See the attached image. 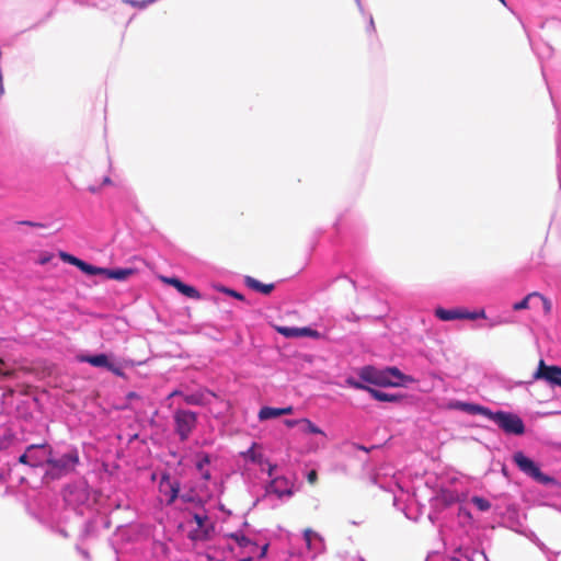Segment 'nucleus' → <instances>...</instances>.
Instances as JSON below:
<instances>
[{
    "instance_id": "1",
    "label": "nucleus",
    "mask_w": 561,
    "mask_h": 561,
    "mask_svg": "<svg viewBox=\"0 0 561 561\" xmlns=\"http://www.w3.org/2000/svg\"><path fill=\"white\" fill-rule=\"evenodd\" d=\"M359 377L366 382L381 387H399L404 380L410 379L397 367H388L380 370L373 366L363 367L359 371Z\"/></svg>"
},
{
    "instance_id": "2",
    "label": "nucleus",
    "mask_w": 561,
    "mask_h": 561,
    "mask_svg": "<svg viewBox=\"0 0 561 561\" xmlns=\"http://www.w3.org/2000/svg\"><path fill=\"white\" fill-rule=\"evenodd\" d=\"M197 413L191 410L182 408L174 410L172 415L173 430L180 442L184 443L191 437L197 426Z\"/></svg>"
},
{
    "instance_id": "3",
    "label": "nucleus",
    "mask_w": 561,
    "mask_h": 561,
    "mask_svg": "<svg viewBox=\"0 0 561 561\" xmlns=\"http://www.w3.org/2000/svg\"><path fill=\"white\" fill-rule=\"evenodd\" d=\"M513 461L522 472H524L526 476L530 477L535 481L545 485L554 482L553 478L542 473L537 463L533 461L530 458L526 457L524 453L516 451L513 455Z\"/></svg>"
},
{
    "instance_id": "4",
    "label": "nucleus",
    "mask_w": 561,
    "mask_h": 561,
    "mask_svg": "<svg viewBox=\"0 0 561 561\" xmlns=\"http://www.w3.org/2000/svg\"><path fill=\"white\" fill-rule=\"evenodd\" d=\"M490 420L506 434L523 435L525 433L524 422L517 414L504 411L491 412Z\"/></svg>"
},
{
    "instance_id": "5",
    "label": "nucleus",
    "mask_w": 561,
    "mask_h": 561,
    "mask_svg": "<svg viewBox=\"0 0 561 561\" xmlns=\"http://www.w3.org/2000/svg\"><path fill=\"white\" fill-rule=\"evenodd\" d=\"M79 462V456L77 451L62 455L59 459L51 457V451L48 450V457L46 463L50 466V473L54 477H60L72 472Z\"/></svg>"
},
{
    "instance_id": "6",
    "label": "nucleus",
    "mask_w": 561,
    "mask_h": 561,
    "mask_svg": "<svg viewBox=\"0 0 561 561\" xmlns=\"http://www.w3.org/2000/svg\"><path fill=\"white\" fill-rule=\"evenodd\" d=\"M435 316L442 321H451L458 319L477 320L486 318L484 309L468 311L463 308L444 309L442 307L435 309Z\"/></svg>"
},
{
    "instance_id": "7",
    "label": "nucleus",
    "mask_w": 561,
    "mask_h": 561,
    "mask_svg": "<svg viewBox=\"0 0 561 561\" xmlns=\"http://www.w3.org/2000/svg\"><path fill=\"white\" fill-rule=\"evenodd\" d=\"M533 378L534 380H545L551 386L561 387V367L547 365L543 359H540Z\"/></svg>"
},
{
    "instance_id": "8",
    "label": "nucleus",
    "mask_w": 561,
    "mask_h": 561,
    "mask_svg": "<svg viewBox=\"0 0 561 561\" xmlns=\"http://www.w3.org/2000/svg\"><path fill=\"white\" fill-rule=\"evenodd\" d=\"M210 397L216 398V393L208 389H199L193 393L183 394V401L188 405H207L210 403Z\"/></svg>"
},
{
    "instance_id": "9",
    "label": "nucleus",
    "mask_w": 561,
    "mask_h": 561,
    "mask_svg": "<svg viewBox=\"0 0 561 561\" xmlns=\"http://www.w3.org/2000/svg\"><path fill=\"white\" fill-rule=\"evenodd\" d=\"M80 360L89 363L94 367L106 368L107 370L116 375H121L119 368H117L113 363L110 362L108 356L106 354L85 355L82 356Z\"/></svg>"
},
{
    "instance_id": "10",
    "label": "nucleus",
    "mask_w": 561,
    "mask_h": 561,
    "mask_svg": "<svg viewBox=\"0 0 561 561\" xmlns=\"http://www.w3.org/2000/svg\"><path fill=\"white\" fill-rule=\"evenodd\" d=\"M450 408L463 411L468 414H481L488 419H490L491 410L476 403H469V402H462V401H455L450 404Z\"/></svg>"
},
{
    "instance_id": "11",
    "label": "nucleus",
    "mask_w": 561,
    "mask_h": 561,
    "mask_svg": "<svg viewBox=\"0 0 561 561\" xmlns=\"http://www.w3.org/2000/svg\"><path fill=\"white\" fill-rule=\"evenodd\" d=\"M159 488L161 492L169 495L168 504H172L176 500L180 492V483L176 481L172 482L168 474L161 477Z\"/></svg>"
},
{
    "instance_id": "12",
    "label": "nucleus",
    "mask_w": 561,
    "mask_h": 561,
    "mask_svg": "<svg viewBox=\"0 0 561 561\" xmlns=\"http://www.w3.org/2000/svg\"><path fill=\"white\" fill-rule=\"evenodd\" d=\"M268 492L276 494L278 497L282 496H290L293 494V490L287 481V479L279 477L274 479L270 486Z\"/></svg>"
},
{
    "instance_id": "13",
    "label": "nucleus",
    "mask_w": 561,
    "mask_h": 561,
    "mask_svg": "<svg viewBox=\"0 0 561 561\" xmlns=\"http://www.w3.org/2000/svg\"><path fill=\"white\" fill-rule=\"evenodd\" d=\"M304 539L306 541V546L309 550H318L320 547L319 546H322L323 543V539L322 537L314 530H312L311 528H306L304 530Z\"/></svg>"
},
{
    "instance_id": "14",
    "label": "nucleus",
    "mask_w": 561,
    "mask_h": 561,
    "mask_svg": "<svg viewBox=\"0 0 561 561\" xmlns=\"http://www.w3.org/2000/svg\"><path fill=\"white\" fill-rule=\"evenodd\" d=\"M134 274V268H105L104 272L106 278L116 280H125Z\"/></svg>"
},
{
    "instance_id": "15",
    "label": "nucleus",
    "mask_w": 561,
    "mask_h": 561,
    "mask_svg": "<svg viewBox=\"0 0 561 561\" xmlns=\"http://www.w3.org/2000/svg\"><path fill=\"white\" fill-rule=\"evenodd\" d=\"M244 282L249 288L263 295H270L275 287L274 284H263L251 276H247Z\"/></svg>"
},
{
    "instance_id": "16",
    "label": "nucleus",
    "mask_w": 561,
    "mask_h": 561,
    "mask_svg": "<svg viewBox=\"0 0 561 561\" xmlns=\"http://www.w3.org/2000/svg\"><path fill=\"white\" fill-rule=\"evenodd\" d=\"M368 393L377 401L381 402H398L402 399L399 394H391L387 393L380 390H377L375 388L368 389Z\"/></svg>"
},
{
    "instance_id": "17",
    "label": "nucleus",
    "mask_w": 561,
    "mask_h": 561,
    "mask_svg": "<svg viewBox=\"0 0 561 561\" xmlns=\"http://www.w3.org/2000/svg\"><path fill=\"white\" fill-rule=\"evenodd\" d=\"M210 462V457L208 454H202L198 456V460L196 462V468L201 472L202 477L205 480L210 479V473L207 469H205L206 466H208Z\"/></svg>"
},
{
    "instance_id": "18",
    "label": "nucleus",
    "mask_w": 561,
    "mask_h": 561,
    "mask_svg": "<svg viewBox=\"0 0 561 561\" xmlns=\"http://www.w3.org/2000/svg\"><path fill=\"white\" fill-rule=\"evenodd\" d=\"M47 446L44 445L43 450L31 451V467H39L43 463H46V459L48 457Z\"/></svg>"
},
{
    "instance_id": "19",
    "label": "nucleus",
    "mask_w": 561,
    "mask_h": 561,
    "mask_svg": "<svg viewBox=\"0 0 561 561\" xmlns=\"http://www.w3.org/2000/svg\"><path fill=\"white\" fill-rule=\"evenodd\" d=\"M78 268L88 275H103L105 267H98L81 260Z\"/></svg>"
},
{
    "instance_id": "20",
    "label": "nucleus",
    "mask_w": 561,
    "mask_h": 561,
    "mask_svg": "<svg viewBox=\"0 0 561 561\" xmlns=\"http://www.w3.org/2000/svg\"><path fill=\"white\" fill-rule=\"evenodd\" d=\"M280 416V409L279 408H272V407H263L259 412V419L261 421L275 419Z\"/></svg>"
},
{
    "instance_id": "21",
    "label": "nucleus",
    "mask_w": 561,
    "mask_h": 561,
    "mask_svg": "<svg viewBox=\"0 0 561 561\" xmlns=\"http://www.w3.org/2000/svg\"><path fill=\"white\" fill-rule=\"evenodd\" d=\"M43 449L44 445H30L26 448L25 453L20 456L19 461L23 465L31 466V451H38Z\"/></svg>"
},
{
    "instance_id": "22",
    "label": "nucleus",
    "mask_w": 561,
    "mask_h": 561,
    "mask_svg": "<svg viewBox=\"0 0 561 561\" xmlns=\"http://www.w3.org/2000/svg\"><path fill=\"white\" fill-rule=\"evenodd\" d=\"M536 296H540L539 293L537 291H533L530 294H528L526 297H524L520 301L518 302H515L513 305V310L514 311H520V310H525V309H528L529 308V300L531 298H535Z\"/></svg>"
},
{
    "instance_id": "23",
    "label": "nucleus",
    "mask_w": 561,
    "mask_h": 561,
    "mask_svg": "<svg viewBox=\"0 0 561 561\" xmlns=\"http://www.w3.org/2000/svg\"><path fill=\"white\" fill-rule=\"evenodd\" d=\"M179 291L188 298L201 299L199 291L195 287L186 285L184 283L182 284Z\"/></svg>"
},
{
    "instance_id": "24",
    "label": "nucleus",
    "mask_w": 561,
    "mask_h": 561,
    "mask_svg": "<svg viewBox=\"0 0 561 561\" xmlns=\"http://www.w3.org/2000/svg\"><path fill=\"white\" fill-rule=\"evenodd\" d=\"M300 424L302 425V432L305 433L323 434V432L308 419L300 420Z\"/></svg>"
},
{
    "instance_id": "25",
    "label": "nucleus",
    "mask_w": 561,
    "mask_h": 561,
    "mask_svg": "<svg viewBox=\"0 0 561 561\" xmlns=\"http://www.w3.org/2000/svg\"><path fill=\"white\" fill-rule=\"evenodd\" d=\"M276 330L285 337H299L300 328L277 327Z\"/></svg>"
},
{
    "instance_id": "26",
    "label": "nucleus",
    "mask_w": 561,
    "mask_h": 561,
    "mask_svg": "<svg viewBox=\"0 0 561 561\" xmlns=\"http://www.w3.org/2000/svg\"><path fill=\"white\" fill-rule=\"evenodd\" d=\"M471 502L477 506V508L481 512H486L491 508V503L481 496H473Z\"/></svg>"
},
{
    "instance_id": "27",
    "label": "nucleus",
    "mask_w": 561,
    "mask_h": 561,
    "mask_svg": "<svg viewBox=\"0 0 561 561\" xmlns=\"http://www.w3.org/2000/svg\"><path fill=\"white\" fill-rule=\"evenodd\" d=\"M240 547H247L252 543V541L241 533H234L229 535Z\"/></svg>"
},
{
    "instance_id": "28",
    "label": "nucleus",
    "mask_w": 561,
    "mask_h": 561,
    "mask_svg": "<svg viewBox=\"0 0 561 561\" xmlns=\"http://www.w3.org/2000/svg\"><path fill=\"white\" fill-rule=\"evenodd\" d=\"M215 288L217 290H219V291H222V293H225V294L236 298V299L244 300L243 295L238 293V291H236V290H233V289H230V288H227V287H224V286H216Z\"/></svg>"
},
{
    "instance_id": "29",
    "label": "nucleus",
    "mask_w": 561,
    "mask_h": 561,
    "mask_svg": "<svg viewBox=\"0 0 561 561\" xmlns=\"http://www.w3.org/2000/svg\"><path fill=\"white\" fill-rule=\"evenodd\" d=\"M60 257L62 259V261L71 264V265H75L76 267H78L81 262L80 259H78L71 254L65 253V252L60 253Z\"/></svg>"
},
{
    "instance_id": "30",
    "label": "nucleus",
    "mask_w": 561,
    "mask_h": 561,
    "mask_svg": "<svg viewBox=\"0 0 561 561\" xmlns=\"http://www.w3.org/2000/svg\"><path fill=\"white\" fill-rule=\"evenodd\" d=\"M162 282H164L165 284L168 285H171L173 286L174 288H176L178 290H180L183 282H181L179 278L176 277H161Z\"/></svg>"
},
{
    "instance_id": "31",
    "label": "nucleus",
    "mask_w": 561,
    "mask_h": 561,
    "mask_svg": "<svg viewBox=\"0 0 561 561\" xmlns=\"http://www.w3.org/2000/svg\"><path fill=\"white\" fill-rule=\"evenodd\" d=\"M299 336H310V337H319L320 334L318 331L312 330L310 328H300Z\"/></svg>"
},
{
    "instance_id": "32",
    "label": "nucleus",
    "mask_w": 561,
    "mask_h": 561,
    "mask_svg": "<svg viewBox=\"0 0 561 561\" xmlns=\"http://www.w3.org/2000/svg\"><path fill=\"white\" fill-rule=\"evenodd\" d=\"M536 297L539 298L542 301L545 313L549 314L551 312V309H552L551 301L548 298H546L545 296H542L541 294H540V296H536Z\"/></svg>"
},
{
    "instance_id": "33",
    "label": "nucleus",
    "mask_w": 561,
    "mask_h": 561,
    "mask_svg": "<svg viewBox=\"0 0 561 561\" xmlns=\"http://www.w3.org/2000/svg\"><path fill=\"white\" fill-rule=\"evenodd\" d=\"M347 383H348L350 386H352V387L356 388V389L365 390V391H367V392H368V389H373L371 387L366 386V385H364V383H362V382L355 381V380H353V379H348V380H347Z\"/></svg>"
},
{
    "instance_id": "34",
    "label": "nucleus",
    "mask_w": 561,
    "mask_h": 561,
    "mask_svg": "<svg viewBox=\"0 0 561 561\" xmlns=\"http://www.w3.org/2000/svg\"><path fill=\"white\" fill-rule=\"evenodd\" d=\"M193 519L197 524L198 528H203L204 524H205V522H207L208 517H207V515L194 514Z\"/></svg>"
},
{
    "instance_id": "35",
    "label": "nucleus",
    "mask_w": 561,
    "mask_h": 561,
    "mask_svg": "<svg viewBox=\"0 0 561 561\" xmlns=\"http://www.w3.org/2000/svg\"><path fill=\"white\" fill-rule=\"evenodd\" d=\"M307 481L310 484H316L317 483V481H318V473H317L316 470L309 471V473L307 474Z\"/></svg>"
},
{
    "instance_id": "36",
    "label": "nucleus",
    "mask_w": 561,
    "mask_h": 561,
    "mask_svg": "<svg viewBox=\"0 0 561 561\" xmlns=\"http://www.w3.org/2000/svg\"><path fill=\"white\" fill-rule=\"evenodd\" d=\"M280 409V415H287L291 414L294 412V408L291 405L286 408H279Z\"/></svg>"
},
{
    "instance_id": "37",
    "label": "nucleus",
    "mask_w": 561,
    "mask_h": 561,
    "mask_svg": "<svg viewBox=\"0 0 561 561\" xmlns=\"http://www.w3.org/2000/svg\"><path fill=\"white\" fill-rule=\"evenodd\" d=\"M183 394H185L183 391H181L180 389H175L173 390L169 396H168V399H171V398H174V397H182L183 398Z\"/></svg>"
},
{
    "instance_id": "38",
    "label": "nucleus",
    "mask_w": 561,
    "mask_h": 561,
    "mask_svg": "<svg viewBox=\"0 0 561 561\" xmlns=\"http://www.w3.org/2000/svg\"><path fill=\"white\" fill-rule=\"evenodd\" d=\"M50 259H51L50 255L43 256V257L39 259L38 263L41 265H45V264H47L50 261Z\"/></svg>"
},
{
    "instance_id": "39",
    "label": "nucleus",
    "mask_w": 561,
    "mask_h": 561,
    "mask_svg": "<svg viewBox=\"0 0 561 561\" xmlns=\"http://www.w3.org/2000/svg\"><path fill=\"white\" fill-rule=\"evenodd\" d=\"M285 424L288 426V427H293L297 424H300V421H297V420H287L285 421Z\"/></svg>"
},
{
    "instance_id": "40",
    "label": "nucleus",
    "mask_w": 561,
    "mask_h": 561,
    "mask_svg": "<svg viewBox=\"0 0 561 561\" xmlns=\"http://www.w3.org/2000/svg\"><path fill=\"white\" fill-rule=\"evenodd\" d=\"M0 375L3 377H12L14 375V371L13 370H2Z\"/></svg>"
},
{
    "instance_id": "41",
    "label": "nucleus",
    "mask_w": 561,
    "mask_h": 561,
    "mask_svg": "<svg viewBox=\"0 0 561 561\" xmlns=\"http://www.w3.org/2000/svg\"><path fill=\"white\" fill-rule=\"evenodd\" d=\"M22 224L27 225V226H32V227H43V225L39 224V222L23 221Z\"/></svg>"
},
{
    "instance_id": "42",
    "label": "nucleus",
    "mask_w": 561,
    "mask_h": 561,
    "mask_svg": "<svg viewBox=\"0 0 561 561\" xmlns=\"http://www.w3.org/2000/svg\"><path fill=\"white\" fill-rule=\"evenodd\" d=\"M112 181L108 175L104 176L102 180V185H111Z\"/></svg>"
},
{
    "instance_id": "43",
    "label": "nucleus",
    "mask_w": 561,
    "mask_h": 561,
    "mask_svg": "<svg viewBox=\"0 0 561 561\" xmlns=\"http://www.w3.org/2000/svg\"><path fill=\"white\" fill-rule=\"evenodd\" d=\"M89 191L91 193H98L100 191V186H89Z\"/></svg>"
},
{
    "instance_id": "44",
    "label": "nucleus",
    "mask_w": 561,
    "mask_h": 561,
    "mask_svg": "<svg viewBox=\"0 0 561 561\" xmlns=\"http://www.w3.org/2000/svg\"><path fill=\"white\" fill-rule=\"evenodd\" d=\"M267 551V546H264L261 552V557H264Z\"/></svg>"
},
{
    "instance_id": "45",
    "label": "nucleus",
    "mask_w": 561,
    "mask_h": 561,
    "mask_svg": "<svg viewBox=\"0 0 561 561\" xmlns=\"http://www.w3.org/2000/svg\"><path fill=\"white\" fill-rule=\"evenodd\" d=\"M240 561H252V559L251 558H245V559H242Z\"/></svg>"
},
{
    "instance_id": "46",
    "label": "nucleus",
    "mask_w": 561,
    "mask_h": 561,
    "mask_svg": "<svg viewBox=\"0 0 561 561\" xmlns=\"http://www.w3.org/2000/svg\"><path fill=\"white\" fill-rule=\"evenodd\" d=\"M191 538H192V539H196V538H199V536H197V535H196V536L192 535V536H191Z\"/></svg>"
},
{
    "instance_id": "47",
    "label": "nucleus",
    "mask_w": 561,
    "mask_h": 561,
    "mask_svg": "<svg viewBox=\"0 0 561 561\" xmlns=\"http://www.w3.org/2000/svg\"><path fill=\"white\" fill-rule=\"evenodd\" d=\"M356 2H359V0H355Z\"/></svg>"
},
{
    "instance_id": "48",
    "label": "nucleus",
    "mask_w": 561,
    "mask_h": 561,
    "mask_svg": "<svg viewBox=\"0 0 561 561\" xmlns=\"http://www.w3.org/2000/svg\"><path fill=\"white\" fill-rule=\"evenodd\" d=\"M501 1L503 2L504 0H501Z\"/></svg>"
}]
</instances>
